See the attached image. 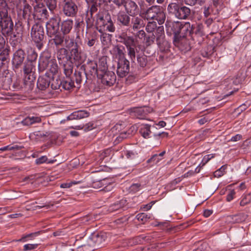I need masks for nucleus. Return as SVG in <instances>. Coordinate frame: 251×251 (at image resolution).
Wrapping results in <instances>:
<instances>
[{
	"mask_svg": "<svg viewBox=\"0 0 251 251\" xmlns=\"http://www.w3.org/2000/svg\"><path fill=\"white\" fill-rule=\"evenodd\" d=\"M119 42L124 44L126 47L127 55L132 63L135 62L136 58L140 67L144 68L148 62L147 57L144 53H139L141 48L140 45H137L133 36H127L126 33L120 34L118 37Z\"/></svg>",
	"mask_w": 251,
	"mask_h": 251,
	"instance_id": "f257e3e1",
	"label": "nucleus"
},
{
	"mask_svg": "<svg viewBox=\"0 0 251 251\" xmlns=\"http://www.w3.org/2000/svg\"><path fill=\"white\" fill-rule=\"evenodd\" d=\"M165 27L167 33L175 36L192 37L193 36V29L194 24L189 22L172 21L167 19L165 23Z\"/></svg>",
	"mask_w": 251,
	"mask_h": 251,
	"instance_id": "f03ea898",
	"label": "nucleus"
},
{
	"mask_svg": "<svg viewBox=\"0 0 251 251\" xmlns=\"http://www.w3.org/2000/svg\"><path fill=\"white\" fill-rule=\"evenodd\" d=\"M95 18V26L99 32L105 30L110 32H115L116 27L109 13L99 12L96 15Z\"/></svg>",
	"mask_w": 251,
	"mask_h": 251,
	"instance_id": "7ed1b4c3",
	"label": "nucleus"
},
{
	"mask_svg": "<svg viewBox=\"0 0 251 251\" xmlns=\"http://www.w3.org/2000/svg\"><path fill=\"white\" fill-rule=\"evenodd\" d=\"M167 10L170 14L179 20L189 19L191 14L190 8L176 2L170 3L167 7Z\"/></svg>",
	"mask_w": 251,
	"mask_h": 251,
	"instance_id": "20e7f679",
	"label": "nucleus"
},
{
	"mask_svg": "<svg viewBox=\"0 0 251 251\" xmlns=\"http://www.w3.org/2000/svg\"><path fill=\"white\" fill-rule=\"evenodd\" d=\"M31 37L37 49L39 50L42 49L44 45L45 32L44 27L41 24L36 23L32 26Z\"/></svg>",
	"mask_w": 251,
	"mask_h": 251,
	"instance_id": "39448f33",
	"label": "nucleus"
},
{
	"mask_svg": "<svg viewBox=\"0 0 251 251\" xmlns=\"http://www.w3.org/2000/svg\"><path fill=\"white\" fill-rule=\"evenodd\" d=\"M147 20H156L159 25H162L166 20V14L160 6L155 5L149 7L145 12Z\"/></svg>",
	"mask_w": 251,
	"mask_h": 251,
	"instance_id": "423d86ee",
	"label": "nucleus"
},
{
	"mask_svg": "<svg viewBox=\"0 0 251 251\" xmlns=\"http://www.w3.org/2000/svg\"><path fill=\"white\" fill-rule=\"evenodd\" d=\"M61 13H54L52 17L46 23L47 35L52 37L58 33L59 31L60 24L61 21Z\"/></svg>",
	"mask_w": 251,
	"mask_h": 251,
	"instance_id": "0eeeda50",
	"label": "nucleus"
},
{
	"mask_svg": "<svg viewBox=\"0 0 251 251\" xmlns=\"http://www.w3.org/2000/svg\"><path fill=\"white\" fill-rule=\"evenodd\" d=\"M61 7L63 14L68 17H75L78 12V6L73 0H64Z\"/></svg>",
	"mask_w": 251,
	"mask_h": 251,
	"instance_id": "6e6552de",
	"label": "nucleus"
},
{
	"mask_svg": "<svg viewBox=\"0 0 251 251\" xmlns=\"http://www.w3.org/2000/svg\"><path fill=\"white\" fill-rule=\"evenodd\" d=\"M70 61H73L75 63L81 64L85 60L87 55L81 50L80 46L75 49L70 50Z\"/></svg>",
	"mask_w": 251,
	"mask_h": 251,
	"instance_id": "1a4fd4ad",
	"label": "nucleus"
},
{
	"mask_svg": "<svg viewBox=\"0 0 251 251\" xmlns=\"http://www.w3.org/2000/svg\"><path fill=\"white\" fill-rule=\"evenodd\" d=\"M32 16L34 20H44L49 17V13L45 5L38 3L34 6Z\"/></svg>",
	"mask_w": 251,
	"mask_h": 251,
	"instance_id": "9d476101",
	"label": "nucleus"
},
{
	"mask_svg": "<svg viewBox=\"0 0 251 251\" xmlns=\"http://www.w3.org/2000/svg\"><path fill=\"white\" fill-rule=\"evenodd\" d=\"M14 28V23L10 16L0 19V29L2 35H9Z\"/></svg>",
	"mask_w": 251,
	"mask_h": 251,
	"instance_id": "9b49d317",
	"label": "nucleus"
},
{
	"mask_svg": "<svg viewBox=\"0 0 251 251\" xmlns=\"http://www.w3.org/2000/svg\"><path fill=\"white\" fill-rule=\"evenodd\" d=\"M98 78L100 79L101 83L106 86H113L116 80V76L113 71H108L98 75Z\"/></svg>",
	"mask_w": 251,
	"mask_h": 251,
	"instance_id": "f8f14e48",
	"label": "nucleus"
},
{
	"mask_svg": "<svg viewBox=\"0 0 251 251\" xmlns=\"http://www.w3.org/2000/svg\"><path fill=\"white\" fill-rule=\"evenodd\" d=\"M129 71L130 62L127 59L117 61V74L119 77H125L129 74Z\"/></svg>",
	"mask_w": 251,
	"mask_h": 251,
	"instance_id": "ddd939ff",
	"label": "nucleus"
},
{
	"mask_svg": "<svg viewBox=\"0 0 251 251\" xmlns=\"http://www.w3.org/2000/svg\"><path fill=\"white\" fill-rule=\"evenodd\" d=\"M25 59V52L24 50L19 49L13 54L12 59L13 69L16 72V70L21 67Z\"/></svg>",
	"mask_w": 251,
	"mask_h": 251,
	"instance_id": "4468645a",
	"label": "nucleus"
},
{
	"mask_svg": "<svg viewBox=\"0 0 251 251\" xmlns=\"http://www.w3.org/2000/svg\"><path fill=\"white\" fill-rule=\"evenodd\" d=\"M80 70L84 71L88 76L96 75L98 76V64L95 60H88L85 64L81 66Z\"/></svg>",
	"mask_w": 251,
	"mask_h": 251,
	"instance_id": "2eb2a0df",
	"label": "nucleus"
},
{
	"mask_svg": "<svg viewBox=\"0 0 251 251\" xmlns=\"http://www.w3.org/2000/svg\"><path fill=\"white\" fill-rule=\"evenodd\" d=\"M23 31V27L20 22L16 23L14 25V28L11 31L10 34L8 35H5V37H9L10 40L12 42H20L22 38Z\"/></svg>",
	"mask_w": 251,
	"mask_h": 251,
	"instance_id": "dca6fc26",
	"label": "nucleus"
},
{
	"mask_svg": "<svg viewBox=\"0 0 251 251\" xmlns=\"http://www.w3.org/2000/svg\"><path fill=\"white\" fill-rule=\"evenodd\" d=\"M174 44L177 46L180 50L182 51H186L191 49L190 44L187 37H180L174 36Z\"/></svg>",
	"mask_w": 251,
	"mask_h": 251,
	"instance_id": "f3484780",
	"label": "nucleus"
},
{
	"mask_svg": "<svg viewBox=\"0 0 251 251\" xmlns=\"http://www.w3.org/2000/svg\"><path fill=\"white\" fill-rule=\"evenodd\" d=\"M51 75L48 73L44 75L39 76L37 82V88L41 90L44 91L49 88L51 83Z\"/></svg>",
	"mask_w": 251,
	"mask_h": 251,
	"instance_id": "a211bd4d",
	"label": "nucleus"
},
{
	"mask_svg": "<svg viewBox=\"0 0 251 251\" xmlns=\"http://www.w3.org/2000/svg\"><path fill=\"white\" fill-rule=\"evenodd\" d=\"M130 16L125 11H120L117 15V24L120 26L129 27L131 26Z\"/></svg>",
	"mask_w": 251,
	"mask_h": 251,
	"instance_id": "6ab92c4d",
	"label": "nucleus"
},
{
	"mask_svg": "<svg viewBox=\"0 0 251 251\" xmlns=\"http://www.w3.org/2000/svg\"><path fill=\"white\" fill-rule=\"evenodd\" d=\"M73 79H74V82H75L77 86H79V85L83 82L85 83L87 82V79H88V76L84 71L80 70H75L74 74L72 76Z\"/></svg>",
	"mask_w": 251,
	"mask_h": 251,
	"instance_id": "aec40b11",
	"label": "nucleus"
},
{
	"mask_svg": "<svg viewBox=\"0 0 251 251\" xmlns=\"http://www.w3.org/2000/svg\"><path fill=\"white\" fill-rule=\"evenodd\" d=\"M56 57L59 64H62L70 61V55L68 54V50L64 48H60L57 49L56 51Z\"/></svg>",
	"mask_w": 251,
	"mask_h": 251,
	"instance_id": "412c9836",
	"label": "nucleus"
},
{
	"mask_svg": "<svg viewBox=\"0 0 251 251\" xmlns=\"http://www.w3.org/2000/svg\"><path fill=\"white\" fill-rule=\"evenodd\" d=\"M124 5L126 13L130 16H133L138 13V6L134 1L131 0H127Z\"/></svg>",
	"mask_w": 251,
	"mask_h": 251,
	"instance_id": "4be33fe9",
	"label": "nucleus"
},
{
	"mask_svg": "<svg viewBox=\"0 0 251 251\" xmlns=\"http://www.w3.org/2000/svg\"><path fill=\"white\" fill-rule=\"evenodd\" d=\"M111 54H113L117 61L126 58L125 48L122 45H116L113 46L110 50Z\"/></svg>",
	"mask_w": 251,
	"mask_h": 251,
	"instance_id": "5701e85b",
	"label": "nucleus"
},
{
	"mask_svg": "<svg viewBox=\"0 0 251 251\" xmlns=\"http://www.w3.org/2000/svg\"><path fill=\"white\" fill-rule=\"evenodd\" d=\"M52 59H50V56L49 55H42L39 57L38 64V69L39 72H44L48 67Z\"/></svg>",
	"mask_w": 251,
	"mask_h": 251,
	"instance_id": "b1692460",
	"label": "nucleus"
},
{
	"mask_svg": "<svg viewBox=\"0 0 251 251\" xmlns=\"http://www.w3.org/2000/svg\"><path fill=\"white\" fill-rule=\"evenodd\" d=\"M36 65V63L25 61L23 67V71L25 75L29 76L33 75V76H35Z\"/></svg>",
	"mask_w": 251,
	"mask_h": 251,
	"instance_id": "393cba45",
	"label": "nucleus"
},
{
	"mask_svg": "<svg viewBox=\"0 0 251 251\" xmlns=\"http://www.w3.org/2000/svg\"><path fill=\"white\" fill-rule=\"evenodd\" d=\"M109 59V57L105 55L101 56L99 59V64L98 65V75L109 71L108 70V66L107 64Z\"/></svg>",
	"mask_w": 251,
	"mask_h": 251,
	"instance_id": "a878e982",
	"label": "nucleus"
},
{
	"mask_svg": "<svg viewBox=\"0 0 251 251\" xmlns=\"http://www.w3.org/2000/svg\"><path fill=\"white\" fill-rule=\"evenodd\" d=\"M152 109L151 108L148 106H143L139 108H135L134 109V113L135 116L138 119H144L146 116L151 113Z\"/></svg>",
	"mask_w": 251,
	"mask_h": 251,
	"instance_id": "bb28decb",
	"label": "nucleus"
},
{
	"mask_svg": "<svg viewBox=\"0 0 251 251\" xmlns=\"http://www.w3.org/2000/svg\"><path fill=\"white\" fill-rule=\"evenodd\" d=\"M133 17L130 20L131 26L132 29L135 30H137L145 25L144 20L139 16H132Z\"/></svg>",
	"mask_w": 251,
	"mask_h": 251,
	"instance_id": "cd10ccee",
	"label": "nucleus"
},
{
	"mask_svg": "<svg viewBox=\"0 0 251 251\" xmlns=\"http://www.w3.org/2000/svg\"><path fill=\"white\" fill-rule=\"evenodd\" d=\"M127 201L126 199H122L120 201L111 204L108 210L112 212L121 209L125 210L126 208Z\"/></svg>",
	"mask_w": 251,
	"mask_h": 251,
	"instance_id": "c85d7f7f",
	"label": "nucleus"
},
{
	"mask_svg": "<svg viewBox=\"0 0 251 251\" xmlns=\"http://www.w3.org/2000/svg\"><path fill=\"white\" fill-rule=\"evenodd\" d=\"M89 112L86 110H78L75 111L68 116L69 120H78L87 118L89 116Z\"/></svg>",
	"mask_w": 251,
	"mask_h": 251,
	"instance_id": "c756f323",
	"label": "nucleus"
},
{
	"mask_svg": "<svg viewBox=\"0 0 251 251\" xmlns=\"http://www.w3.org/2000/svg\"><path fill=\"white\" fill-rule=\"evenodd\" d=\"M73 21L72 19H68L63 21L60 25L61 31L64 35L69 33L72 30L73 26Z\"/></svg>",
	"mask_w": 251,
	"mask_h": 251,
	"instance_id": "7c9ffc66",
	"label": "nucleus"
},
{
	"mask_svg": "<svg viewBox=\"0 0 251 251\" xmlns=\"http://www.w3.org/2000/svg\"><path fill=\"white\" fill-rule=\"evenodd\" d=\"M32 11L31 6L26 2L25 0L23 1V8L22 10V14L24 19L27 20L28 25L29 26V18Z\"/></svg>",
	"mask_w": 251,
	"mask_h": 251,
	"instance_id": "2f4dec72",
	"label": "nucleus"
},
{
	"mask_svg": "<svg viewBox=\"0 0 251 251\" xmlns=\"http://www.w3.org/2000/svg\"><path fill=\"white\" fill-rule=\"evenodd\" d=\"M10 50L7 48L0 51V67L7 66L9 61Z\"/></svg>",
	"mask_w": 251,
	"mask_h": 251,
	"instance_id": "473e14b6",
	"label": "nucleus"
},
{
	"mask_svg": "<svg viewBox=\"0 0 251 251\" xmlns=\"http://www.w3.org/2000/svg\"><path fill=\"white\" fill-rule=\"evenodd\" d=\"M53 36L54 37L49 41L50 44H54L56 48L62 46L64 41H65L64 36L59 32L54 35Z\"/></svg>",
	"mask_w": 251,
	"mask_h": 251,
	"instance_id": "72a5a7b5",
	"label": "nucleus"
},
{
	"mask_svg": "<svg viewBox=\"0 0 251 251\" xmlns=\"http://www.w3.org/2000/svg\"><path fill=\"white\" fill-rule=\"evenodd\" d=\"M247 215L244 213H239L227 217L228 220L233 224L240 223L246 220Z\"/></svg>",
	"mask_w": 251,
	"mask_h": 251,
	"instance_id": "f704fd0d",
	"label": "nucleus"
},
{
	"mask_svg": "<svg viewBox=\"0 0 251 251\" xmlns=\"http://www.w3.org/2000/svg\"><path fill=\"white\" fill-rule=\"evenodd\" d=\"M36 76L33 75L25 76L24 86L27 90L31 91L34 87Z\"/></svg>",
	"mask_w": 251,
	"mask_h": 251,
	"instance_id": "c9c22d12",
	"label": "nucleus"
},
{
	"mask_svg": "<svg viewBox=\"0 0 251 251\" xmlns=\"http://www.w3.org/2000/svg\"><path fill=\"white\" fill-rule=\"evenodd\" d=\"M61 87L65 90H69L73 87H75V85L74 79L72 77H66V78L61 81ZM79 88V86H76Z\"/></svg>",
	"mask_w": 251,
	"mask_h": 251,
	"instance_id": "e433bc0d",
	"label": "nucleus"
},
{
	"mask_svg": "<svg viewBox=\"0 0 251 251\" xmlns=\"http://www.w3.org/2000/svg\"><path fill=\"white\" fill-rule=\"evenodd\" d=\"M159 50L162 53H167L170 51L171 44L165 39L156 42Z\"/></svg>",
	"mask_w": 251,
	"mask_h": 251,
	"instance_id": "4c0bfd02",
	"label": "nucleus"
},
{
	"mask_svg": "<svg viewBox=\"0 0 251 251\" xmlns=\"http://www.w3.org/2000/svg\"><path fill=\"white\" fill-rule=\"evenodd\" d=\"M37 57L38 53L34 49L30 48L27 50L26 61L36 63Z\"/></svg>",
	"mask_w": 251,
	"mask_h": 251,
	"instance_id": "58836bf2",
	"label": "nucleus"
},
{
	"mask_svg": "<svg viewBox=\"0 0 251 251\" xmlns=\"http://www.w3.org/2000/svg\"><path fill=\"white\" fill-rule=\"evenodd\" d=\"M63 67L64 74L66 77H72L73 72V65L72 61H69L62 64Z\"/></svg>",
	"mask_w": 251,
	"mask_h": 251,
	"instance_id": "ea45409f",
	"label": "nucleus"
},
{
	"mask_svg": "<svg viewBox=\"0 0 251 251\" xmlns=\"http://www.w3.org/2000/svg\"><path fill=\"white\" fill-rule=\"evenodd\" d=\"M41 121V119L39 117H27L24 119L21 123L24 126H29L35 123H39Z\"/></svg>",
	"mask_w": 251,
	"mask_h": 251,
	"instance_id": "a19ab883",
	"label": "nucleus"
},
{
	"mask_svg": "<svg viewBox=\"0 0 251 251\" xmlns=\"http://www.w3.org/2000/svg\"><path fill=\"white\" fill-rule=\"evenodd\" d=\"M154 34L156 42L165 39V36L163 26H158L154 30Z\"/></svg>",
	"mask_w": 251,
	"mask_h": 251,
	"instance_id": "79ce46f5",
	"label": "nucleus"
},
{
	"mask_svg": "<svg viewBox=\"0 0 251 251\" xmlns=\"http://www.w3.org/2000/svg\"><path fill=\"white\" fill-rule=\"evenodd\" d=\"M97 38L98 33L96 31L89 33V35L85 38L87 40V45L90 47L93 46Z\"/></svg>",
	"mask_w": 251,
	"mask_h": 251,
	"instance_id": "37998d69",
	"label": "nucleus"
},
{
	"mask_svg": "<svg viewBox=\"0 0 251 251\" xmlns=\"http://www.w3.org/2000/svg\"><path fill=\"white\" fill-rule=\"evenodd\" d=\"M8 7L4 0H0V19L8 16Z\"/></svg>",
	"mask_w": 251,
	"mask_h": 251,
	"instance_id": "c03bdc74",
	"label": "nucleus"
},
{
	"mask_svg": "<svg viewBox=\"0 0 251 251\" xmlns=\"http://www.w3.org/2000/svg\"><path fill=\"white\" fill-rule=\"evenodd\" d=\"M151 126L148 125L143 126L140 129V133L145 138H149L151 137L150 136L151 133L150 130Z\"/></svg>",
	"mask_w": 251,
	"mask_h": 251,
	"instance_id": "a18cd8bd",
	"label": "nucleus"
},
{
	"mask_svg": "<svg viewBox=\"0 0 251 251\" xmlns=\"http://www.w3.org/2000/svg\"><path fill=\"white\" fill-rule=\"evenodd\" d=\"M50 87L53 90H57L61 87V81L58 77L51 76Z\"/></svg>",
	"mask_w": 251,
	"mask_h": 251,
	"instance_id": "49530a36",
	"label": "nucleus"
},
{
	"mask_svg": "<svg viewBox=\"0 0 251 251\" xmlns=\"http://www.w3.org/2000/svg\"><path fill=\"white\" fill-rule=\"evenodd\" d=\"M85 22L86 23V28L87 29L92 28L94 25H95V22H96V18L93 17V15H89V14L87 13L86 18H85Z\"/></svg>",
	"mask_w": 251,
	"mask_h": 251,
	"instance_id": "de8ad7c7",
	"label": "nucleus"
},
{
	"mask_svg": "<svg viewBox=\"0 0 251 251\" xmlns=\"http://www.w3.org/2000/svg\"><path fill=\"white\" fill-rule=\"evenodd\" d=\"M65 42L66 48L68 49L69 50L70 49H75L79 46L78 44L72 39H70L66 38L65 39Z\"/></svg>",
	"mask_w": 251,
	"mask_h": 251,
	"instance_id": "09e8293b",
	"label": "nucleus"
},
{
	"mask_svg": "<svg viewBox=\"0 0 251 251\" xmlns=\"http://www.w3.org/2000/svg\"><path fill=\"white\" fill-rule=\"evenodd\" d=\"M100 40L103 45H106L108 43L110 42L111 40L112 35L107 33L104 31L100 32Z\"/></svg>",
	"mask_w": 251,
	"mask_h": 251,
	"instance_id": "8fccbe9b",
	"label": "nucleus"
},
{
	"mask_svg": "<svg viewBox=\"0 0 251 251\" xmlns=\"http://www.w3.org/2000/svg\"><path fill=\"white\" fill-rule=\"evenodd\" d=\"M130 136V133L129 130L124 131L121 132L119 135L116 137L115 142L116 143H118L121 142L123 139H126Z\"/></svg>",
	"mask_w": 251,
	"mask_h": 251,
	"instance_id": "3c124183",
	"label": "nucleus"
},
{
	"mask_svg": "<svg viewBox=\"0 0 251 251\" xmlns=\"http://www.w3.org/2000/svg\"><path fill=\"white\" fill-rule=\"evenodd\" d=\"M49 65L50 72L52 74V75L56 74L58 71V66L56 62V60L54 59H52Z\"/></svg>",
	"mask_w": 251,
	"mask_h": 251,
	"instance_id": "603ef678",
	"label": "nucleus"
},
{
	"mask_svg": "<svg viewBox=\"0 0 251 251\" xmlns=\"http://www.w3.org/2000/svg\"><path fill=\"white\" fill-rule=\"evenodd\" d=\"M95 127L94 124L92 122H89L86 124L85 125L82 126L81 125L76 126L75 127H72L73 128L80 129H83L84 131H90Z\"/></svg>",
	"mask_w": 251,
	"mask_h": 251,
	"instance_id": "864d4df0",
	"label": "nucleus"
},
{
	"mask_svg": "<svg viewBox=\"0 0 251 251\" xmlns=\"http://www.w3.org/2000/svg\"><path fill=\"white\" fill-rule=\"evenodd\" d=\"M201 51V54L203 57L208 58L213 54V49L211 46H207Z\"/></svg>",
	"mask_w": 251,
	"mask_h": 251,
	"instance_id": "5fc2aeb1",
	"label": "nucleus"
},
{
	"mask_svg": "<svg viewBox=\"0 0 251 251\" xmlns=\"http://www.w3.org/2000/svg\"><path fill=\"white\" fill-rule=\"evenodd\" d=\"M157 27V24L155 22H149L146 26V30L149 33H151L154 32Z\"/></svg>",
	"mask_w": 251,
	"mask_h": 251,
	"instance_id": "6e6d98bb",
	"label": "nucleus"
},
{
	"mask_svg": "<svg viewBox=\"0 0 251 251\" xmlns=\"http://www.w3.org/2000/svg\"><path fill=\"white\" fill-rule=\"evenodd\" d=\"M44 1L50 11H53L56 8V0H44Z\"/></svg>",
	"mask_w": 251,
	"mask_h": 251,
	"instance_id": "4d7b16f0",
	"label": "nucleus"
},
{
	"mask_svg": "<svg viewBox=\"0 0 251 251\" xmlns=\"http://www.w3.org/2000/svg\"><path fill=\"white\" fill-rule=\"evenodd\" d=\"M162 159V158H160L157 154H155L152 155L150 158H149L147 162L148 164H151V165H153L158 163L160 160Z\"/></svg>",
	"mask_w": 251,
	"mask_h": 251,
	"instance_id": "13d9d810",
	"label": "nucleus"
},
{
	"mask_svg": "<svg viewBox=\"0 0 251 251\" xmlns=\"http://www.w3.org/2000/svg\"><path fill=\"white\" fill-rule=\"evenodd\" d=\"M122 155H125L127 159H133L137 156V153L133 151H125L122 153Z\"/></svg>",
	"mask_w": 251,
	"mask_h": 251,
	"instance_id": "bf43d9fd",
	"label": "nucleus"
},
{
	"mask_svg": "<svg viewBox=\"0 0 251 251\" xmlns=\"http://www.w3.org/2000/svg\"><path fill=\"white\" fill-rule=\"evenodd\" d=\"M251 202V194L249 193L243 196V198L240 202V205L244 206Z\"/></svg>",
	"mask_w": 251,
	"mask_h": 251,
	"instance_id": "052dcab7",
	"label": "nucleus"
},
{
	"mask_svg": "<svg viewBox=\"0 0 251 251\" xmlns=\"http://www.w3.org/2000/svg\"><path fill=\"white\" fill-rule=\"evenodd\" d=\"M24 147L22 146H20L18 145H14L12 146L11 145L2 147L0 148V151H11V150H19L23 148Z\"/></svg>",
	"mask_w": 251,
	"mask_h": 251,
	"instance_id": "680f3d73",
	"label": "nucleus"
},
{
	"mask_svg": "<svg viewBox=\"0 0 251 251\" xmlns=\"http://www.w3.org/2000/svg\"><path fill=\"white\" fill-rule=\"evenodd\" d=\"M205 1V0H184L185 3L190 6H194L196 4L201 5Z\"/></svg>",
	"mask_w": 251,
	"mask_h": 251,
	"instance_id": "e2e57ef3",
	"label": "nucleus"
},
{
	"mask_svg": "<svg viewBox=\"0 0 251 251\" xmlns=\"http://www.w3.org/2000/svg\"><path fill=\"white\" fill-rule=\"evenodd\" d=\"M9 74L7 66L0 67V78L6 77Z\"/></svg>",
	"mask_w": 251,
	"mask_h": 251,
	"instance_id": "0e129e2a",
	"label": "nucleus"
},
{
	"mask_svg": "<svg viewBox=\"0 0 251 251\" xmlns=\"http://www.w3.org/2000/svg\"><path fill=\"white\" fill-rule=\"evenodd\" d=\"M39 232H35L33 233H31L30 234H28L26 235L25 236H23L22 238L19 239L18 241L20 242H26L27 241L26 238H30L32 239V238H34L35 236L39 235Z\"/></svg>",
	"mask_w": 251,
	"mask_h": 251,
	"instance_id": "69168bd1",
	"label": "nucleus"
},
{
	"mask_svg": "<svg viewBox=\"0 0 251 251\" xmlns=\"http://www.w3.org/2000/svg\"><path fill=\"white\" fill-rule=\"evenodd\" d=\"M136 217L139 221H141L143 222H146L148 219L150 218V216L145 213L138 214Z\"/></svg>",
	"mask_w": 251,
	"mask_h": 251,
	"instance_id": "338daca9",
	"label": "nucleus"
},
{
	"mask_svg": "<svg viewBox=\"0 0 251 251\" xmlns=\"http://www.w3.org/2000/svg\"><path fill=\"white\" fill-rule=\"evenodd\" d=\"M92 3H93L91 6L89 10L87 12V13L91 15H93L94 13L97 11L98 7L99 6V4L96 3L93 1H92Z\"/></svg>",
	"mask_w": 251,
	"mask_h": 251,
	"instance_id": "774afa93",
	"label": "nucleus"
}]
</instances>
